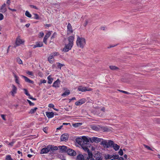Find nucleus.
Returning a JSON list of instances; mask_svg holds the SVG:
<instances>
[{
	"label": "nucleus",
	"mask_w": 160,
	"mask_h": 160,
	"mask_svg": "<svg viewBox=\"0 0 160 160\" xmlns=\"http://www.w3.org/2000/svg\"><path fill=\"white\" fill-rule=\"evenodd\" d=\"M58 149V148L57 146L49 145L47 147L43 148L41 150V154L47 153L49 152H51L54 150Z\"/></svg>",
	"instance_id": "nucleus-1"
},
{
	"label": "nucleus",
	"mask_w": 160,
	"mask_h": 160,
	"mask_svg": "<svg viewBox=\"0 0 160 160\" xmlns=\"http://www.w3.org/2000/svg\"><path fill=\"white\" fill-rule=\"evenodd\" d=\"M77 142L81 147H83L84 146L87 145L88 143L89 142L88 138L85 136H83L82 138H78L76 139Z\"/></svg>",
	"instance_id": "nucleus-2"
},
{
	"label": "nucleus",
	"mask_w": 160,
	"mask_h": 160,
	"mask_svg": "<svg viewBox=\"0 0 160 160\" xmlns=\"http://www.w3.org/2000/svg\"><path fill=\"white\" fill-rule=\"evenodd\" d=\"M76 43L78 47L82 48L86 44L85 40V38H80L78 36L77 40Z\"/></svg>",
	"instance_id": "nucleus-3"
},
{
	"label": "nucleus",
	"mask_w": 160,
	"mask_h": 160,
	"mask_svg": "<svg viewBox=\"0 0 160 160\" xmlns=\"http://www.w3.org/2000/svg\"><path fill=\"white\" fill-rule=\"evenodd\" d=\"M59 54L58 52H54L50 54V56L48 58V61L49 62L52 63L53 62V59L55 56H58Z\"/></svg>",
	"instance_id": "nucleus-4"
},
{
	"label": "nucleus",
	"mask_w": 160,
	"mask_h": 160,
	"mask_svg": "<svg viewBox=\"0 0 160 160\" xmlns=\"http://www.w3.org/2000/svg\"><path fill=\"white\" fill-rule=\"evenodd\" d=\"M73 45H72L69 43L68 44H65V46L62 49V51L65 52H68L69 50H70L72 48Z\"/></svg>",
	"instance_id": "nucleus-5"
},
{
	"label": "nucleus",
	"mask_w": 160,
	"mask_h": 160,
	"mask_svg": "<svg viewBox=\"0 0 160 160\" xmlns=\"http://www.w3.org/2000/svg\"><path fill=\"white\" fill-rule=\"evenodd\" d=\"M78 90L79 91L83 92L86 91H91L92 89L91 88H88L86 87L79 86L78 88Z\"/></svg>",
	"instance_id": "nucleus-6"
},
{
	"label": "nucleus",
	"mask_w": 160,
	"mask_h": 160,
	"mask_svg": "<svg viewBox=\"0 0 160 160\" xmlns=\"http://www.w3.org/2000/svg\"><path fill=\"white\" fill-rule=\"evenodd\" d=\"M24 42V41L21 39L19 37L17 38L16 39L15 42V47L20 45V44L23 43Z\"/></svg>",
	"instance_id": "nucleus-7"
},
{
	"label": "nucleus",
	"mask_w": 160,
	"mask_h": 160,
	"mask_svg": "<svg viewBox=\"0 0 160 160\" xmlns=\"http://www.w3.org/2000/svg\"><path fill=\"white\" fill-rule=\"evenodd\" d=\"M90 140L92 142H95L96 143H98L101 142L102 140V139L97 137H93L92 138H90Z\"/></svg>",
	"instance_id": "nucleus-8"
},
{
	"label": "nucleus",
	"mask_w": 160,
	"mask_h": 160,
	"mask_svg": "<svg viewBox=\"0 0 160 160\" xmlns=\"http://www.w3.org/2000/svg\"><path fill=\"white\" fill-rule=\"evenodd\" d=\"M67 152L69 155L71 156H75L76 155V153L75 151L70 148L68 149Z\"/></svg>",
	"instance_id": "nucleus-9"
},
{
	"label": "nucleus",
	"mask_w": 160,
	"mask_h": 160,
	"mask_svg": "<svg viewBox=\"0 0 160 160\" xmlns=\"http://www.w3.org/2000/svg\"><path fill=\"white\" fill-rule=\"evenodd\" d=\"M60 138L61 141H66L68 139V134H63L61 136Z\"/></svg>",
	"instance_id": "nucleus-10"
},
{
	"label": "nucleus",
	"mask_w": 160,
	"mask_h": 160,
	"mask_svg": "<svg viewBox=\"0 0 160 160\" xmlns=\"http://www.w3.org/2000/svg\"><path fill=\"white\" fill-rule=\"evenodd\" d=\"M74 39V35L70 36L68 38V40L69 43L71 44L72 45H73V40Z\"/></svg>",
	"instance_id": "nucleus-11"
},
{
	"label": "nucleus",
	"mask_w": 160,
	"mask_h": 160,
	"mask_svg": "<svg viewBox=\"0 0 160 160\" xmlns=\"http://www.w3.org/2000/svg\"><path fill=\"white\" fill-rule=\"evenodd\" d=\"M94 157L95 160H102V155L100 153H97L94 155Z\"/></svg>",
	"instance_id": "nucleus-12"
},
{
	"label": "nucleus",
	"mask_w": 160,
	"mask_h": 160,
	"mask_svg": "<svg viewBox=\"0 0 160 160\" xmlns=\"http://www.w3.org/2000/svg\"><path fill=\"white\" fill-rule=\"evenodd\" d=\"M60 152H67L68 149L67 146H59L58 147Z\"/></svg>",
	"instance_id": "nucleus-13"
},
{
	"label": "nucleus",
	"mask_w": 160,
	"mask_h": 160,
	"mask_svg": "<svg viewBox=\"0 0 160 160\" xmlns=\"http://www.w3.org/2000/svg\"><path fill=\"white\" fill-rule=\"evenodd\" d=\"M12 90L11 91V95L14 96V95L16 93L17 91V88L14 85H12Z\"/></svg>",
	"instance_id": "nucleus-14"
},
{
	"label": "nucleus",
	"mask_w": 160,
	"mask_h": 160,
	"mask_svg": "<svg viewBox=\"0 0 160 160\" xmlns=\"http://www.w3.org/2000/svg\"><path fill=\"white\" fill-rule=\"evenodd\" d=\"M51 32L50 31H49L45 35L44 38L43 40V42L47 44V40L48 39V38L50 37V36L51 35Z\"/></svg>",
	"instance_id": "nucleus-15"
},
{
	"label": "nucleus",
	"mask_w": 160,
	"mask_h": 160,
	"mask_svg": "<svg viewBox=\"0 0 160 160\" xmlns=\"http://www.w3.org/2000/svg\"><path fill=\"white\" fill-rule=\"evenodd\" d=\"M60 84V81L58 79L56 81L54 82L52 85V86L55 88H59Z\"/></svg>",
	"instance_id": "nucleus-16"
},
{
	"label": "nucleus",
	"mask_w": 160,
	"mask_h": 160,
	"mask_svg": "<svg viewBox=\"0 0 160 160\" xmlns=\"http://www.w3.org/2000/svg\"><path fill=\"white\" fill-rule=\"evenodd\" d=\"M6 4L5 3H4L0 8V12L4 13L6 12L7 10V9L5 7Z\"/></svg>",
	"instance_id": "nucleus-17"
},
{
	"label": "nucleus",
	"mask_w": 160,
	"mask_h": 160,
	"mask_svg": "<svg viewBox=\"0 0 160 160\" xmlns=\"http://www.w3.org/2000/svg\"><path fill=\"white\" fill-rule=\"evenodd\" d=\"M68 29V34L71 33L73 32L71 24L70 23H68L67 26Z\"/></svg>",
	"instance_id": "nucleus-18"
},
{
	"label": "nucleus",
	"mask_w": 160,
	"mask_h": 160,
	"mask_svg": "<svg viewBox=\"0 0 160 160\" xmlns=\"http://www.w3.org/2000/svg\"><path fill=\"white\" fill-rule=\"evenodd\" d=\"M86 101L85 99H82L80 100L79 101L76 102L75 104L76 106H78L81 105L82 104L84 103Z\"/></svg>",
	"instance_id": "nucleus-19"
},
{
	"label": "nucleus",
	"mask_w": 160,
	"mask_h": 160,
	"mask_svg": "<svg viewBox=\"0 0 160 160\" xmlns=\"http://www.w3.org/2000/svg\"><path fill=\"white\" fill-rule=\"evenodd\" d=\"M102 140L101 144L104 147L108 148V144L107 140L103 139Z\"/></svg>",
	"instance_id": "nucleus-20"
},
{
	"label": "nucleus",
	"mask_w": 160,
	"mask_h": 160,
	"mask_svg": "<svg viewBox=\"0 0 160 160\" xmlns=\"http://www.w3.org/2000/svg\"><path fill=\"white\" fill-rule=\"evenodd\" d=\"M43 44L42 42H37L36 44L33 46V48H35L37 47H40L43 46Z\"/></svg>",
	"instance_id": "nucleus-21"
},
{
	"label": "nucleus",
	"mask_w": 160,
	"mask_h": 160,
	"mask_svg": "<svg viewBox=\"0 0 160 160\" xmlns=\"http://www.w3.org/2000/svg\"><path fill=\"white\" fill-rule=\"evenodd\" d=\"M46 114L48 118H52L54 115V113L52 112H46Z\"/></svg>",
	"instance_id": "nucleus-22"
},
{
	"label": "nucleus",
	"mask_w": 160,
	"mask_h": 160,
	"mask_svg": "<svg viewBox=\"0 0 160 160\" xmlns=\"http://www.w3.org/2000/svg\"><path fill=\"white\" fill-rule=\"evenodd\" d=\"M21 76L24 78L25 81L26 82H28L30 83L33 84V81L30 80L27 77L23 75H22Z\"/></svg>",
	"instance_id": "nucleus-23"
},
{
	"label": "nucleus",
	"mask_w": 160,
	"mask_h": 160,
	"mask_svg": "<svg viewBox=\"0 0 160 160\" xmlns=\"http://www.w3.org/2000/svg\"><path fill=\"white\" fill-rule=\"evenodd\" d=\"M77 160H84V156L81 154L78 155L76 158Z\"/></svg>",
	"instance_id": "nucleus-24"
},
{
	"label": "nucleus",
	"mask_w": 160,
	"mask_h": 160,
	"mask_svg": "<svg viewBox=\"0 0 160 160\" xmlns=\"http://www.w3.org/2000/svg\"><path fill=\"white\" fill-rule=\"evenodd\" d=\"M81 147L83 148L85 151L87 152L88 154H89L90 153H92L90 151L88 148L87 145H86V146H84L83 147Z\"/></svg>",
	"instance_id": "nucleus-25"
},
{
	"label": "nucleus",
	"mask_w": 160,
	"mask_h": 160,
	"mask_svg": "<svg viewBox=\"0 0 160 160\" xmlns=\"http://www.w3.org/2000/svg\"><path fill=\"white\" fill-rule=\"evenodd\" d=\"M14 76L15 78V81L16 83H17L18 85H19L20 83L19 81V78L15 74H14Z\"/></svg>",
	"instance_id": "nucleus-26"
},
{
	"label": "nucleus",
	"mask_w": 160,
	"mask_h": 160,
	"mask_svg": "<svg viewBox=\"0 0 160 160\" xmlns=\"http://www.w3.org/2000/svg\"><path fill=\"white\" fill-rule=\"evenodd\" d=\"M86 160H94L92 158V153H90L89 154H88V156Z\"/></svg>",
	"instance_id": "nucleus-27"
},
{
	"label": "nucleus",
	"mask_w": 160,
	"mask_h": 160,
	"mask_svg": "<svg viewBox=\"0 0 160 160\" xmlns=\"http://www.w3.org/2000/svg\"><path fill=\"white\" fill-rule=\"evenodd\" d=\"M105 158L106 159H111L112 158V155L109 154H105L104 156Z\"/></svg>",
	"instance_id": "nucleus-28"
},
{
	"label": "nucleus",
	"mask_w": 160,
	"mask_h": 160,
	"mask_svg": "<svg viewBox=\"0 0 160 160\" xmlns=\"http://www.w3.org/2000/svg\"><path fill=\"white\" fill-rule=\"evenodd\" d=\"M113 149L115 150V151H117L118 150L120 146L118 145L117 144H114L113 145Z\"/></svg>",
	"instance_id": "nucleus-29"
},
{
	"label": "nucleus",
	"mask_w": 160,
	"mask_h": 160,
	"mask_svg": "<svg viewBox=\"0 0 160 160\" xmlns=\"http://www.w3.org/2000/svg\"><path fill=\"white\" fill-rule=\"evenodd\" d=\"M48 82L49 84H51L52 83L53 79L52 78L50 75L48 77Z\"/></svg>",
	"instance_id": "nucleus-30"
},
{
	"label": "nucleus",
	"mask_w": 160,
	"mask_h": 160,
	"mask_svg": "<svg viewBox=\"0 0 160 160\" xmlns=\"http://www.w3.org/2000/svg\"><path fill=\"white\" fill-rule=\"evenodd\" d=\"M91 128L93 130H94L96 131H98L99 130V128L95 125H91Z\"/></svg>",
	"instance_id": "nucleus-31"
},
{
	"label": "nucleus",
	"mask_w": 160,
	"mask_h": 160,
	"mask_svg": "<svg viewBox=\"0 0 160 160\" xmlns=\"http://www.w3.org/2000/svg\"><path fill=\"white\" fill-rule=\"evenodd\" d=\"M38 109V108L36 107L34 108H32L29 111V113L31 114H32L35 112Z\"/></svg>",
	"instance_id": "nucleus-32"
},
{
	"label": "nucleus",
	"mask_w": 160,
	"mask_h": 160,
	"mask_svg": "<svg viewBox=\"0 0 160 160\" xmlns=\"http://www.w3.org/2000/svg\"><path fill=\"white\" fill-rule=\"evenodd\" d=\"M112 158L113 159L110 160H115V159H117L119 158V155H112Z\"/></svg>",
	"instance_id": "nucleus-33"
},
{
	"label": "nucleus",
	"mask_w": 160,
	"mask_h": 160,
	"mask_svg": "<svg viewBox=\"0 0 160 160\" xmlns=\"http://www.w3.org/2000/svg\"><path fill=\"white\" fill-rule=\"evenodd\" d=\"M109 68L110 69L112 70H116L119 69L118 67L114 66H110Z\"/></svg>",
	"instance_id": "nucleus-34"
},
{
	"label": "nucleus",
	"mask_w": 160,
	"mask_h": 160,
	"mask_svg": "<svg viewBox=\"0 0 160 160\" xmlns=\"http://www.w3.org/2000/svg\"><path fill=\"white\" fill-rule=\"evenodd\" d=\"M56 64L57 65V67L58 68L60 69H61V67H62L64 66V64H62L59 62L56 63Z\"/></svg>",
	"instance_id": "nucleus-35"
},
{
	"label": "nucleus",
	"mask_w": 160,
	"mask_h": 160,
	"mask_svg": "<svg viewBox=\"0 0 160 160\" xmlns=\"http://www.w3.org/2000/svg\"><path fill=\"white\" fill-rule=\"evenodd\" d=\"M70 94V92L69 90L63 93H62V96H67Z\"/></svg>",
	"instance_id": "nucleus-36"
},
{
	"label": "nucleus",
	"mask_w": 160,
	"mask_h": 160,
	"mask_svg": "<svg viewBox=\"0 0 160 160\" xmlns=\"http://www.w3.org/2000/svg\"><path fill=\"white\" fill-rule=\"evenodd\" d=\"M25 15L28 18H31L32 17L31 14L28 11H26L25 13Z\"/></svg>",
	"instance_id": "nucleus-37"
},
{
	"label": "nucleus",
	"mask_w": 160,
	"mask_h": 160,
	"mask_svg": "<svg viewBox=\"0 0 160 160\" xmlns=\"http://www.w3.org/2000/svg\"><path fill=\"white\" fill-rule=\"evenodd\" d=\"M108 148L112 146H113V145L114 144L113 141L111 140H109L108 142Z\"/></svg>",
	"instance_id": "nucleus-38"
},
{
	"label": "nucleus",
	"mask_w": 160,
	"mask_h": 160,
	"mask_svg": "<svg viewBox=\"0 0 160 160\" xmlns=\"http://www.w3.org/2000/svg\"><path fill=\"white\" fill-rule=\"evenodd\" d=\"M23 90L24 91V93L26 95H27V96H28V97H30V95L29 94V93H28V90L27 89H26L25 88H24V89H23Z\"/></svg>",
	"instance_id": "nucleus-39"
},
{
	"label": "nucleus",
	"mask_w": 160,
	"mask_h": 160,
	"mask_svg": "<svg viewBox=\"0 0 160 160\" xmlns=\"http://www.w3.org/2000/svg\"><path fill=\"white\" fill-rule=\"evenodd\" d=\"M6 159L7 160H13L10 155H7Z\"/></svg>",
	"instance_id": "nucleus-40"
},
{
	"label": "nucleus",
	"mask_w": 160,
	"mask_h": 160,
	"mask_svg": "<svg viewBox=\"0 0 160 160\" xmlns=\"http://www.w3.org/2000/svg\"><path fill=\"white\" fill-rule=\"evenodd\" d=\"M34 16V18L36 19H38L39 18V16L37 14L34 13L33 14Z\"/></svg>",
	"instance_id": "nucleus-41"
},
{
	"label": "nucleus",
	"mask_w": 160,
	"mask_h": 160,
	"mask_svg": "<svg viewBox=\"0 0 160 160\" xmlns=\"http://www.w3.org/2000/svg\"><path fill=\"white\" fill-rule=\"evenodd\" d=\"M27 101L29 103L30 106H33L34 105V104L30 100L27 99Z\"/></svg>",
	"instance_id": "nucleus-42"
},
{
	"label": "nucleus",
	"mask_w": 160,
	"mask_h": 160,
	"mask_svg": "<svg viewBox=\"0 0 160 160\" xmlns=\"http://www.w3.org/2000/svg\"><path fill=\"white\" fill-rule=\"evenodd\" d=\"M26 73L28 74L31 75V76H33V72H30L29 71H27L26 72Z\"/></svg>",
	"instance_id": "nucleus-43"
},
{
	"label": "nucleus",
	"mask_w": 160,
	"mask_h": 160,
	"mask_svg": "<svg viewBox=\"0 0 160 160\" xmlns=\"http://www.w3.org/2000/svg\"><path fill=\"white\" fill-rule=\"evenodd\" d=\"M144 146V147L145 148H147L148 149V150H152V149L150 148V147L149 146H148V145H147L145 144H144L143 145Z\"/></svg>",
	"instance_id": "nucleus-44"
},
{
	"label": "nucleus",
	"mask_w": 160,
	"mask_h": 160,
	"mask_svg": "<svg viewBox=\"0 0 160 160\" xmlns=\"http://www.w3.org/2000/svg\"><path fill=\"white\" fill-rule=\"evenodd\" d=\"M118 153L121 156H122L123 155V152L122 150L121 149H120L119 151L118 152Z\"/></svg>",
	"instance_id": "nucleus-45"
},
{
	"label": "nucleus",
	"mask_w": 160,
	"mask_h": 160,
	"mask_svg": "<svg viewBox=\"0 0 160 160\" xmlns=\"http://www.w3.org/2000/svg\"><path fill=\"white\" fill-rule=\"evenodd\" d=\"M17 62L19 64H22V61L20 58L17 59Z\"/></svg>",
	"instance_id": "nucleus-46"
},
{
	"label": "nucleus",
	"mask_w": 160,
	"mask_h": 160,
	"mask_svg": "<svg viewBox=\"0 0 160 160\" xmlns=\"http://www.w3.org/2000/svg\"><path fill=\"white\" fill-rule=\"evenodd\" d=\"M30 7L32 8H34L36 9H38V8H37L36 6L33 5H30Z\"/></svg>",
	"instance_id": "nucleus-47"
},
{
	"label": "nucleus",
	"mask_w": 160,
	"mask_h": 160,
	"mask_svg": "<svg viewBox=\"0 0 160 160\" xmlns=\"http://www.w3.org/2000/svg\"><path fill=\"white\" fill-rule=\"evenodd\" d=\"M48 106L49 108H54V105L52 103L49 104Z\"/></svg>",
	"instance_id": "nucleus-48"
},
{
	"label": "nucleus",
	"mask_w": 160,
	"mask_h": 160,
	"mask_svg": "<svg viewBox=\"0 0 160 160\" xmlns=\"http://www.w3.org/2000/svg\"><path fill=\"white\" fill-rule=\"evenodd\" d=\"M5 116H6V115H4V114H1V117L2 118V119L3 120H4L5 121L6 120V119L5 118Z\"/></svg>",
	"instance_id": "nucleus-49"
},
{
	"label": "nucleus",
	"mask_w": 160,
	"mask_h": 160,
	"mask_svg": "<svg viewBox=\"0 0 160 160\" xmlns=\"http://www.w3.org/2000/svg\"><path fill=\"white\" fill-rule=\"evenodd\" d=\"M8 8L9 10H11V11H12V12L16 11V9H12V8H10L9 7H8Z\"/></svg>",
	"instance_id": "nucleus-50"
},
{
	"label": "nucleus",
	"mask_w": 160,
	"mask_h": 160,
	"mask_svg": "<svg viewBox=\"0 0 160 160\" xmlns=\"http://www.w3.org/2000/svg\"><path fill=\"white\" fill-rule=\"evenodd\" d=\"M3 19V15L2 13H0V20H1Z\"/></svg>",
	"instance_id": "nucleus-51"
},
{
	"label": "nucleus",
	"mask_w": 160,
	"mask_h": 160,
	"mask_svg": "<svg viewBox=\"0 0 160 160\" xmlns=\"http://www.w3.org/2000/svg\"><path fill=\"white\" fill-rule=\"evenodd\" d=\"M119 91L121 92H122L123 93H125V94H129V92H126V91H123V90H119Z\"/></svg>",
	"instance_id": "nucleus-52"
},
{
	"label": "nucleus",
	"mask_w": 160,
	"mask_h": 160,
	"mask_svg": "<svg viewBox=\"0 0 160 160\" xmlns=\"http://www.w3.org/2000/svg\"><path fill=\"white\" fill-rule=\"evenodd\" d=\"M41 83H45L46 82V81L45 80H41L40 81Z\"/></svg>",
	"instance_id": "nucleus-53"
},
{
	"label": "nucleus",
	"mask_w": 160,
	"mask_h": 160,
	"mask_svg": "<svg viewBox=\"0 0 160 160\" xmlns=\"http://www.w3.org/2000/svg\"><path fill=\"white\" fill-rule=\"evenodd\" d=\"M48 130V128L46 127L43 129V131L45 133H47V130Z\"/></svg>",
	"instance_id": "nucleus-54"
},
{
	"label": "nucleus",
	"mask_w": 160,
	"mask_h": 160,
	"mask_svg": "<svg viewBox=\"0 0 160 160\" xmlns=\"http://www.w3.org/2000/svg\"><path fill=\"white\" fill-rule=\"evenodd\" d=\"M81 124L80 123H76L74 124L73 125V126H74L75 127H77L79 125H81Z\"/></svg>",
	"instance_id": "nucleus-55"
},
{
	"label": "nucleus",
	"mask_w": 160,
	"mask_h": 160,
	"mask_svg": "<svg viewBox=\"0 0 160 160\" xmlns=\"http://www.w3.org/2000/svg\"><path fill=\"white\" fill-rule=\"evenodd\" d=\"M28 98H30V99H32V100H36V98H33L31 95H30V97H29Z\"/></svg>",
	"instance_id": "nucleus-56"
},
{
	"label": "nucleus",
	"mask_w": 160,
	"mask_h": 160,
	"mask_svg": "<svg viewBox=\"0 0 160 160\" xmlns=\"http://www.w3.org/2000/svg\"><path fill=\"white\" fill-rule=\"evenodd\" d=\"M44 35V33L42 32H40L39 33V35L41 37H43V36Z\"/></svg>",
	"instance_id": "nucleus-57"
},
{
	"label": "nucleus",
	"mask_w": 160,
	"mask_h": 160,
	"mask_svg": "<svg viewBox=\"0 0 160 160\" xmlns=\"http://www.w3.org/2000/svg\"><path fill=\"white\" fill-rule=\"evenodd\" d=\"M14 143V142H12L9 143L8 144V145L11 146H12Z\"/></svg>",
	"instance_id": "nucleus-58"
},
{
	"label": "nucleus",
	"mask_w": 160,
	"mask_h": 160,
	"mask_svg": "<svg viewBox=\"0 0 160 160\" xmlns=\"http://www.w3.org/2000/svg\"><path fill=\"white\" fill-rule=\"evenodd\" d=\"M118 160H124L123 158L122 157H120L119 156V158H118Z\"/></svg>",
	"instance_id": "nucleus-59"
},
{
	"label": "nucleus",
	"mask_w": 160,
	"mask_h": 160,
	"mask_svg": "<svg viewBox=\"0 0 160 160\" xmlns=\"http://www.w3.org/2000/svg\"><path fill=\"white\" fill-rule=\"evenodd\" d=\"M11 0H7V1L6 3L9 5L10 4Z\"/></svg>",
	"instance_id": "nucleus-60"
},
{
	"label": "nucleus",
	"mask_w": 160,
	"mask_h": 160,
	"mask_svg": "<svg viewBox=\"0 0 160 160\" xmlns=\"http://www.w3.org/2000/svg\"><path fill=\"white\" fill-rule=\"evenodd\" d=\"M105 108L104 107H103L101 109V110L102 111L104 112H105Z\"/></svg>",
	"instance_id": "nucleus-61"
},
{
	"label": "nucleus",
	"mask_w": 160,
	"mask_h": 160,
	"mask_svg": "<svg viewBox=\"0 0 160 160\" xmlns=\"http://www.w3.org/2000/svg\"><path fill=\"white\" fill-rule=\"evenodd\" d=\"M33 155H32V154H28V158H31L32 156Z\"/></svg>",
	"instance_id": "nucleus-62"
},
{
	"label": "nucleus",
	"mask_w": 160,
	"mask_h": 160,
	"mask_svg": "<svg viewBox=\"0 0 160 160\" xmlns=\"http://www.w3.org/2000/svg\"><path fill=\"white\" fill-rule=\"evenodd\" d=\"M17 152H18V153L19 154H21V156H22V152H21L20 151H18Z\"/></svg>",
	"instance_id": "nucleus-63"
},
{
	"label": "nucleus",
	"mask_w": 160,
	"mask_h": 160,
	"mask_svg": "<svg viewBox=\"0 0 160 160\" xmlns=\"http://www.w3.org/2000/svg\"><path fill=\"white\" fill-rule=\"evenodd\" d=\"M62 125L60 127H59L58 128H57V130H60V129L62 128Z\"/></svg>",
	"instance_id": "nucleus-64"
}]
</instances>
